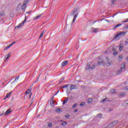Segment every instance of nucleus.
I'll return each mask as SVG.
<instances>
[{
  "label": "nucleus",
  "mask_w": 128,
  "mask_h": 128,
  "mask_svg": "<svg viewBox=\"0 0 128 128\" xmlns=\"http://www.w3.org/2000/svg\"><path fill=\"white\" fill-rule=\"evenodd\" d=\"M32 102H34V98L32 99V100L30 102V105L32 104Z\"/></svg>",
  "instance_id": "36"
},
{
  "label": "nucleus",
  "mask_w": 128,
  "mask_h": 128,
  "mask_svg": "<svg viewBox=\"0 0 128 128\" xmlns=\"http://www.w3.org/2000/svg\"><path fill=\"white\" fill-rule=\"evenodd\" d=\"M12 112V110L11 109H8V110L4 113V116H8V114L10 112Z\"/></svg>",
  "instance_id": "16"
},
{
  "label": "nucleus",
  "mask_w": 128,
  "mask_h": 128,
  "mask_svg": "<svg viewBox=\"0 0 128 128\" xmlns=\"http://www.w3.org/2000/svg\"><path fill=\"white\" fill-rule=\"evenodd\" d=\"M56 112H62V110L60 108H56Z\"/></svg>",
  "instance_id": "24"
},
{
  "label": "nucleus",
  "mask_w": 128,
  "mask_h": 128,
  "mask_svg": "<svg viewBox=\"0 0 128 128\" xmlns=\"http://www.w3.org/2000/svg\"><path fill=\"white\" fill-rule=\"evenodd\" d=\"M31 90L30 88L28 89L25 92L26 94H28L30 92Z\"/></svg>",
  "instance_id": "20"
},
{
  "label": "nucleus",
  "mask_w": 128,
  "mask_h": 128,
  "mask_svg": "<svg viewBox=\"0 0 128 128\" xmlns=\"http://www.w3.org/2000/svg\"><path fill=\"white\" fill-rule=\"evenodd\" d=\"M30 12H32V11L27 12L26 14H30Z\"/></svg>",
  "instance_id": "47"
},
{
  "label": "nucleus",
  "mask_w": 128,
  "mask_h": 128,
  "mask_svg": "<svg viewBox=\"0 0 128 128\" xmlns=\"http://www.w3.org/2000/svg\"><path fill=\"white\" fill-rule=\"evenodd\" d=\"M64 80V78H62L59 81V84H60V82H62Z\"/></svg>",
  "instance_id": "34"
},
{
  "label": "nucleus",
  "mask_w": 128,
  "mask_h": 128,
  "mask_svg": "<svg viewBox=\"0 0 128 128\" xmlns=\"http://www.w3.org/2000/svg\"><path fill=\"white\" fill-rule=\"evenodd\" d=\"M59 92H60V90H58V91L55 94V96H56V94H58Z\"/></svg>",
  "instance_id": "48"
},
{
  "label": "nucleus",
  "mask_w": 128,
  "mask_h": 128,
  "mask_svg": "<svg viewBox=\"0 0 128 128\" xmlns=\"http://www.w3.org/2000/svg\"><path fill=\"white\" fill-rule=\"evenodd\" d=\"M38 82V78H37V79L35 80V82L33 84H36V82Z\"/></svg>",
  "instance_id": "38"
},
{
  "label": "nucleus",
  "mask_w": 128,
  "mask_h": 128,
  "mask_svg": "<svg viewBox=\"0 0 128 128\" xmlns=\"http://www.w3.org/2000/svg\"><path fill=\"white\" fill-rule=\"evenodd\" d=\"M112 50H113V52H114V50H116V49L113 48V49H112Z\"/></svg>",
  "instance_id": "56"
},
{
  "label": "nucleus",
  "mask_w": 128,
  "mask_h": 128,
  "mask_svg": "<svg viewBox=\"0 0 128 128\" xmlns=\"http://www.w3.org/2000/svg\"><path fill=\"white\" fill-rule=\"evenodd\" d=\"M106 100H108V98H104V99H102V102H106Z\"/></svg>",
  "instance_id": "33"
},
{
  "label": "nucleus",
  "mask_w": 128,
  "mask_h": 128,
  "mask_svg": "<svg viewBox=\"0 0 128 128\" xmlns=\"http://www.w3.org/2000/svg\"><path fill=\"white\" fill-rule=\"evenodd\" d=\"M68 60H64L62 63V68H64V66H66V64H68Z\"/></svg>",
  "instance_id": "7"
},
{
  "label": "nucleus",
  "mask_w": 128,
  "mask_h": 128,
  "mask_svg": "<svg viewBox=\"0 0 128 128\" xmlns=\"http://www.w3.org/2000/svg\"><path fill=\"white\" fill-rule=\"evenodd\" d=\"M38 116H40V115H38V116H37V118H38Z\"/></svg>",
  "instance_id": "58"
},
{
  "label": "nucleus",
  "mask_w": 128,
  "mask_h": 128,
  "mask_svg": "<svg viewBox=\"0 0 128 128\" xmlns=\"http://www.w3.org/2000/svg\"><path fill=\"white\" fill-rule=\"evenodd\" d=\"M48 126L49 128H52V123L48 124Z\"/></svg>",
  "instance_id": "35"
},
{
  "label": "nucleus",
  "mask_w": 128,
  "mask_h": 128,
  "mask_svg": "<svg viewBox=\"0 0 128 128\" xmlns=\"http://www.w3.org/2000/svg\"><path fill=\"white\" fill-rule=\"evenodd\" d=\"M126 60L128 61V56L127 58H126Z\"/></svg>",
  "instance_id": "57"
},
{
  "label": "nucleus",
  "mask_w": 128,
  "mask_h": 128,
  "mask_svg": "<svg viewBox=\"0 0 128 128\" xmlns=\"http://www.w3.org/2000/svg\"><path fill=\"white\" fill-rule=\"evenodd\" d=\"M4 14V12H1L0 14V16H2Z\"/></svg>",
  "instance_id": "29"
},
{
  "label": "nucleus",
  "mask_w": 128,
  "mask_h": 128,
  "mask_svg": "<svg viewBox=\"0 0 128 128\" xmlns=\"http://www.w3.org/2000/svg\"><path fill=\"white\" fill-rule=\"evenodd\" d=\"M14 44H16V42H14L13 43L11 44L9 46H7L4 49V50H8V48H10L12 46H14Z\"/></svg>",
  "instance_id": "10"
},
{
  "label": "nucleus",
  "mask_w": 128,
  "mask_h": 128,
  "mask_svg": "<svg viewBox=\"0 0 128 128\" xmlns=\"http://www.w3.org/2000/svg\"><path fill=\"white\" fill-rule=\"evenodd\" d=\"M76 85L72 84L70 87V90H76Z\"/></svg>",
  "instance_id": "13"
},
{
  "label": "nucleus",
  "mask_w": 128,
  "mask_h": 128,
  "mask_svg": "<svg viewBox=\"0 0 128 128\" xmlns=\"http://www.w3.org/2000/svg\"><path fill=\"white\" fill-rule=\"evenodd\" d=\"M128 18H126L124 21H122V22H128Z\"/></svg>",
  "instance_id": "37"
},
{
  "label": "nucleus",
  "mask_w": 128,
  "mask_h": 128,
  "mask_svg": "<svg viewBox=\"0 0 128 128\" xmlns=\"http://www.w3.org/2000/svg\"><path fill=\"white\" fill-rule=\"evenodd\" d=\"M86 70H90V64H89L88 63V64Z\"/></svg>",
  "instance_id": "18"
},
{
  "label": "nucleus",
  "mask_w": 128,
  "mask_h": 128,
  "mask_svg": "<svg viewBox=\"0 0 128 128\" xmlns=\"http://www.w3.org/2000/svg\"><path fill=\"white\" fill-rule=\"evenodd\" d=\"M68 116H70V115H68V114H67V116L66 115V118H68Z\"/></svg>",
  "instance_id": "51"
},
{
  "label": "nucleus",
  "mask_w": 128,
  "mask_h": 128,
  "mask_svg": "<svg viewBox=\"0 0 128 128\" xmlns=\"http://www.w3.org/2000/svg\"><path fill=\"white\" fill-rule=\"evenodd\" d=\"M78 10V7L74 9V10L71 12V16H74V14H76Z\"/></svg>",
  "instance_id": "11"
},
{
  "label": "nucleus",
  "mask_w": 128,
  "mask_h": 128,
  "mask_svg": "<svg viewBox=\"0 0 128 128\" xmlns=\"http://www.w3.org/2000/svg\"><path fill=\"white\" fill-rule=\"evenodd\" d=\"M62 124L64 125V124H66V122H64L62 123Z\"/></svg>",
  "instance_id": "46"
},
{
  "label": "nucleus",
  "mask_w": 128,
  "mask_h": 128,
  "mask_svg": "<svg viewBox=\"0 0 128 128\" xmlns=\"http://www.w3.org/2000/svg\"><path fill=\"white\" fill-rule=\"evenodd\" d=\"M68 84H66L64 86H62L61 88H68Z\"/></svg>",
  "instance_id": "30"
},
{
  "label": "nucleus",
  "mask_w": 128,
  "mask_h": 128,
  "mask_svg": "<svg viewBox=\"0 0 128 128\" xmlns=\"http://www.w3.org/2000/svg\"><path fill=\"white\" fill-rule=\"evenodd\" d=\"M102 116V114H99L97 115V117H98L99 118H101Z\"/></svg>",
  "instance_id": "28"
},
{
  "label": "nucleus",
  "mask_w": 128,
  "mask_h": 128,
  "mask_svg": "<svg viewBox=\"0 0 128 128\" xmlns=\"http://www.w3.org/2000/svg\"><path fill=\"white\" fill-rule=\"evenodd\" d=\"M92 102V100L91 98H89L88 100V102Z\"/></svg>",
  "instance_id": "39"
},
{
  "label": "nucleus",
  "mask_w": 128,
  "mask_h": 128,
  "mask_svg": "<svg viewBox=\"0 0 128 128\" xmlns=\"http://www.w3.org/2000/svg\"><path fill=\"white\" fill-rule=\"evenodd\" d=\"M113 54H114V56H116V54H118V52H114L113 53Z\"/></svg>",
  "instance_id": "40"
},
{
  "label": "nucleus",
  "mask_w": 128,
  "mask_h": 128,
  "mask_svg": "<svg viewBox=\"0 0 128 128\" xmlns=\"http://www.w3.org/2000/svg\"><path fill=\"white\" fill-rule=\"evenodd\" d=\"M44 31H42V32L41 33L39 37V38H42V36H44Z\"/></svg>",
  "instance_id": "26"
},
{
  "label": "nucleus",
  "mask_w": 128,
  "mask_h": 128,
  "mask_svg": "<svg viewBox=\"0 0 128 128\" xmlns=\"http://www.w3.org/2000/svg\"><path fill=\"white\" fill-rule=\"evenodd\" d=\"M126 92H122L118 93V96H126Z\"/></svg>",
  "instance_id": "12"
},
{
  "label": "nucleus",
  "mask_w": 128,
  "mask_h": 128,
  "mask_svg": "<svg viewBox=\"0 0 128 128\" xmlns=\"http://www.w3.org/2000/svg\"><path fill=\"white\" fill-rule=\"evenodd\" d=\"M12 92H10V93L8 94L6 97L4 98V100H6V98H8L12 96Z\"/></svg>",
  "instance_id": "15"
},
{
  "label": "nucleus",
  "mask_w": 128,
  "mask_h": 128,
  "mask_svg": "<svg viewBox=\"0 0 128 128\" xmlns=\"http://www.w3.org/2000/svg\"><path fill=\"white\" fill-rule=\"evenodd\" d=\"M77 106H78L77 104H74L72 106V108H76Z\"/></svg>",
  "instance_id": "25"
},
{
  "label": "nucleus",
  "mask_w": 128,
  "mask_h": 128,
  "mask_svg": "<svg viewBox=\"0 0 128 128\" xmlns=\"http://www.w3.org/2000/svg\"><path fill=\"white\" fill-rule=\"evenodd\" d=\"M124 90H128V86L124 87Z\"/></svg>",
  "instance_id": "32"
},
{
  "label": "nucleus",
  "mask_w": 128,
  "mask_h": 128,
  "mask_svg": "<svg viewBox=\"0 0 128 128\" xmlns=\"http://www.w3.org/2000/svg\"><path fill=\"white\" fill-rule=\"evenodd\" d=\"M126 28H128V25L126 26Z\"/></svg>",
  "instance_id": "54"
},
{
  "label": "nucleus",
  "mask_w": 128,
  "mask_h": 128,
  "mask_svg": "<svg viewBox=\"0 0 128 128\" xmlns=\"http://www.w3.org/2000/svg\"><path fill=\"white\" fill-rule=\"evenodd\" d=\"M94 68H96V66L93 65L91 67H90V70H94Z\"/></svg>",
  "instance_id": "31"
},
{
  "label": "nucleus",
  "mask_w": 128,
  "mask_h": 128,
  "mask_svg": "<svg viewBox=\"0 0 128 128\" xmlns=\"http://www.w3.org/2000/svg\"><path fill=\"white\" fill-rule=\"evenodd\" d=\"M32 93H30L29 96V98H32Z\"/></svg>",
  "instance_id": "41"
},
{
  "label": "nucleus",
  "mask_w": 128,
  "mask_h": 128,
  "mask_svg": "<svg viewBox=\"0 0 128 128\" xmlns=\"http://www.w3.org/2000/svg\"><path fill=\"white\" fill-rule=\"evenodd\" d=\"M127 40H128V41H126V42H125V43L126 44H128V39Z\"/></svg>",
  "instance_id": "50"
},
{
  "label": "nucleus",
  "mask_w": 128,
  "mask_h": 128,
  "mask_svg": "<svg viewBox=\"0 0 128 128\" xmlns=\"http://www.w3.org/2000/svg\"><path fill=\"white\" fill-rule=\"evenodd\" d=\"M112 108H110L109 109V112H112Z\"/></svg>",
  "instance_id": "53"
},
{
  "label": "nucleus",
  "mask_w": 128,
  "mask_h": 128,
  "mask_svg": "<svg viewBox=\"0 0 128 128\" xmlns=\"http://www.w3.org/2000/svg\"><path fill=\"white\" fill-rule=\"evenodd\" d=\"M112 4H114V2H116V0H112Z\"/></svg>",
  "instance_id": "43"
},
{
  "label": "nucleus",
  "mask_w": 128,
  "mask_h": 128,
  "mask_svg": "<svg viewBox=\"0 0 128 128\" xmlns=\"http://www.w3.org/2000/svg\"><path fill=\"white\" fill-rule=\"evenodd\" d=\"M50 104L51 106H54V97H52L50 100Z\"/></svg>",
  "instance_id": "9"
},
{
  "label": "nucleus",
  "mask_w": 128,
  "mask_h": 128,
  "mask_svg": "<svg viewBox=\"0 0 128 128\" xmlns=\"http://www.w3.org/2000/svg\"><path fill=\"white\" fill-rule=\"evenodd\" d=\"M124 34H126V32H122L120 33L117 34L115 36H114V38H122V36H124Z\"/></svg>",
  "instance_id": "2"
},
{
  "label": "nucleus",
  "mask_w": 128,
  "mask_h": 128,
  "mask_svg": "<svg viewBox=\"0 0 128 128\" xmlns=\"http://www.w3.org/2000/svg\"><path fill=\"white\" fill-rule=\"evenodd\" d=\"M85 105H86V103L84 102H82L80 104V106H85Z\"/></svg>",
  "instance_id": "27"
},
{
  "label": "nucleus",
  "mask_w": 128,
  "mask_h": 128,
  "mask_svg": "<svg viewBox=\"0 0 128 128\" xmlns=\"http://www.w3.org/2000/svg\"><path fill=\"white\" fill-rule=\"evenodd\" d=\"M125 68H126V64H124V63H123L121 65L120 69L117 72V74H122V72H124V70Z\"/></svg>",
  "instance_id": "1"
},
{
  "label": "nucleus",
  "mask_w": 128,
  "mask_h": 128,
  "mask_svg": "<svg viewBox=\"0 0 128 128\" xmlns=\"http://www.w3.org/2000/svg\"><path fill=\"white\" fill-rule=\"evenodd\" d=\"M78 12H77L74 14V18L72 20V22H74L76 20V18H78Z\"/></svg>",
  "instance_id": "14"
},
{
  "label": "nucleus",
  "mask_w": 128,
  "mask_h": 128,
  "mask_svg": "<svg viewBox=\"0 0 128 128\" xmlns=\"http://www.w3.org/2000/svg\"><path fill=\"white\" fill-rule=\"evenodd\" d=\"M18 79V76H17L16 78H15V80H16Z\"/></svg>",
  "instance_id": "52"
},
{
  "label": "nucleus",
  "mask_w": 128,
  "mask_h": 128,
  "mask_svg": "<svg viewBox=\"0 0 128 128\" xmlns=\"http://www.w3.org/2000/svg\"><path fill=\"white\" fill-rule=\"evenodd\" d=\"M4 116V113H2V114L0 115V116Z\"/></svg>",
  "instance_id": "55"
},
{
  "label": "nucleus",
  "mask_w": 128,
  "mask_h": 128,
  "mask_svg": "<svg viewBox=\"0 0 128 128\" xmlns=\"http://www.w3.org/2000/svg\"><path fill=\"white\" fill-rule=\"evenodd\" d=\"M26 18H28V16H26L25 15V19L24 20L23 22V23H20L17 26H16V28H21L22 26H24V22H26Z\"/></svg>",
  "instance_id": "4"
},
{
  "label": "nucleus",
  "mask_w": 128,
  "mask_h": 128,
  "mask_svg": "<svg viewBox=\"0 0 128 128\" xmlns=\"http://www.w3.org/2000/svg\"><path fill=\"white\" fill-rule=\"evenodd\" d=\"M102 62H98V66H100V64H102Z\"/></svg>",
  "instance_id": "49"
},
{
  "label": "nucleus",
  "mask_w": 128,
  "mask_h": 128,
  "mask_svg": "<svg viewBox=\"0 0 128 128\" xmlns=\"http://www.w3.org/2000/svg\"><path fill=\"white\" fill-rule=\"evenodd\" d=\"M122 26V24H118L116 26L114 27V30H116V28H118V26Z\"/></svg>",
  "instance_id": "23"
},
{
  "label": "nucleus",
  "mask_w": 128,
  "mask_h": 128,
  "mask_svg": "<svg viewBox=\"0 0 128 128\" xmlns=\"http://www.w3.org/2000/svg\"><path fill=\"white\" fill-rule=\"evenodd\" d=\"M119 58H121V60L122 58V55L118 56Z\"/></svg>",
  "instance_id": "44"
},
{
  "label": "nucleus",
  "mask_w": 128,
  "mask_h": 128,
  "mask_svg": "<svg viewBox=\"0 0 128 128\" xmlns=\"http://www.w3.org/2000/svg\"><path fill=\"white\" fill-rule=\"evenodd\" d=\"M92 30V34H94V32H98V28H91Z\"/></svg>",
  "instance_id": "8"
},
{
  "label": "nucleus",
  "mask_w": 128,
  "mask_h": 128,
  "mask_svg": "<svg viewBox=\"0 0 128 128\" xmlns=\"http://www.w3.org/2000/svg\"><path fill=\"white\" fill-rule=\"evenodd\" d=\"M78 111V110L76 109V110H74V112H76Z\"/></svg>",
  "instance_id": "45"
},
{
  "label": "nucleus",
  "mask_w": 128,
  "mask_h": 128,
  "mask_svg": "<svg viewBox=\"0 0 128 128\" xmlns=\"http://www.w3.org/2000/svg\"><path fill=\"white\" fill-rule=\"evenodd\" d=\"M118 120L113 121L110 123V124H109L108 126H106L105 128H110H110H112V126H116V124H118Z\"/></svg>",
  "instance_id": "3"
},
{
  "label": "nucleus",
  "mask_w": 128,
  "mask_h": 128,
  "mask_svg": "<svg viewBox=\"0 0 128 128\" xmlns=\"http://www.w3.org/2000/svg\"><path fill=\"white\" fill-rule=\"evenodd\" d=\"M110 94H114L116 92V90L114 89H111L110 90Z\"/></svg>",
  "instance_id": "22"
},
{
  "label": "nucleus",
  "mask_w": 128,
  "mask_h": 128,
  "mask_svg": "<svg viewBox=\"0 0 128 128\" xmlns=\"http://www.w3.org/2000/svg\"><path fill=\"white\" fill-rule=\"evenodd\" d=\"M41 16H42V14H40L39 15V16H36V17H34V20H38V18H40Z\"/></svg>",
  "instance_id": "19"
},
{
  "label": "nucleus",
  "mask_w": 128,
  "mask_h": 128,
  "mask_svg": "<svg viewBox=\"0 0 128 128\" xmlns=\"http://www.w3.org/2000/svg\"><path fill=\"white\" fill-rule=\"evenodd\" d=\"M106 64L107 66H110L112 65L110 62V59L108 58H106Z\"/></svg>",
  "instance_id": "6"
},
{
  "label": "nucleus",
  "mask_w": 128,
  "mask_h": 128,
  "mask_svg": "<svg viewBox=\"0 0 128 128\" xmlns=\"http://www.w3.org/2000/svg\"><path fill=\"white\" fill-rule=\"evenodd\" d=\"M68 98H67L66 99L64 100V101H63V103H62V104H66V102H68Z\"/></svg>",
  "instance_id": "21"
},
{
  "label": "nucleus",
  "mask_w": 128,
  "mask_h": 128,
  "mask_svg": "<svg viewBox=\"0 0 128 128\" xmlns=\"http://www.w3.org/2000/svg\"><path fill=\"white\" fill-rule=\"evenodd\" d=\"M28 2H30V0H25L24 2V4L22 5V10H24V8H26V4H28Z\"/></svg>",
  "instance_id": "5"
},
{
  "label": "nucleus",
  "mask_w": 128,
  "mask_h": 128,
  "mask_svg": "<svg viewBox=\"0 0 128 128\" xmlns=\"http://www.w3.org/2000/svg\"><path fill=\"white\" fill-rule=\"evenodd\" d=\"M10 53L8 54L6 56L4 57L5 58V62H6L7 60H8L10 58Z\"/></svg>",
  "instance_id": "17"
},
{
  "label": "nucleus",
  "mask_w": 128,
  "mask_h": 128,
  "mask_svg": "<svg viewBox=\"0 0 128 128\" xmlns=\"http://www.w3.org/2000/svg\"><path fill=\"white\" fill-rule=\"evenodd\" d=\"M119 50H122V46H120V48H119Z\"/></svg>",
  "instance_id": "42"
}]
</instances>
